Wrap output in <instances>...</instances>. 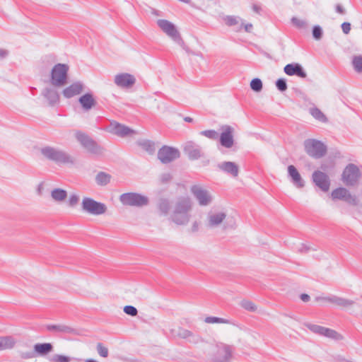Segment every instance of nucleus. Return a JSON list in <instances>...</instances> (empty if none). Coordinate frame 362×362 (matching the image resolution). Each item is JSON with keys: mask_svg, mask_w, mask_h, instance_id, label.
Segmentation results:
<instances>
[{"mask_svg": "<svg viewBox=\"0 0 362 362\" xmlns=\"http://www.w3.org/2000/svg\"><path fill=\"white\" fill-rule=\"evenodd\" d=\"M193 204L189 197L178 198L172 206L170 220L177 226H187L192 218Z\"/></svg>", "mask_w": 362, "mask_h": 362, "instance_id": "nucleus-1", "label": "nucleus"}, {"mask_svg": "<svg viewBox=\"0 0 362 362\" xmlns=\"http://www.w3.org/2000/svg\"><path fill=\"white\" fill-rule=\"evenodd\" d=\"M81 210L87 214L100 216L107 212V207L103 202H98L91 197H84L81 202Z\"/></svg>", "mask_w": 362, "mask_h": 362, "instance_id": "nucleus-2", "label": "nucleus"}, {"mask_svg": "<svg viewBox=\"0 0 362 362\" xmlns=\"http://www.w3.org/2000/svg\"><path fill=\"white\" fill-rule=\"evenodd\" d=\"M40 153L47 159L57 163H73L71 157L66 152L54 147L45 146L40 149Z\"/></svg>", "mask_w": 362, "mask_h": 362, "instance_id": "nucleus-3", "label": "nucleus"}, {"mask_svg": "<svg viewBox=\"0 0 362 362\" xmlns=\"http://www.w3.org/2000/svg\"><path fill=\"white\" fill-rule=\"evenodd\" d=\"M120 202L124 206L143 207L147 206L149 199L146 196L135 192L124 193L119 197Z\"/></svg>", "mask_w": 362, "mask_h": 362, "instance_id": "nucleus-4", "label": "nucleus"}, {"mask_svg": "<svg viewBox=\"0 0 362 362\" xmlns=\"http://www.w3.org/2000/svg\"><path fill=\"white\" fill-rule=\"evenodd\" d=\"M190 192L201 206H207L213 202L214 196L212 193L202 185H195L192 186Z\"/></svg>", "mask_w": 362, "mask_h": 362, "instance_id": "nucleus-5", "label": "nucleus"}, {"mask_svg": "<svg viewBox=\"0 0 362 362\" xmlns=\"http://www.w3.org/2000/svg\"><path fill=\"white\" fill-rule=\"evenodd\" d=\"M69 66L64 64H57L51 71V83L54 86L62 87L67 82Z\"/></svg>", "mask_w": 362, "mask_h": 362, "instance_id": "nucleus-6", "label": "nucleus"}, {"mask_svg": "<svg viewBox=\"0 0 362 362\" xmlns=\"http://www.w3.org/2000/svg\"><path fill=\"white\" fill-rule=\"evenodd\" d=\"M227 217V214L223 210H214L208 212L204 225L208 229H215L221 227Z\"/></svg>", "mask_w": 362, "mask_h": 362, "instance_id": "nucleus-7", "label": "nucleus"}, {"mask_svg": "<svg viewBox=\"0 0 362 362\" xmlns=\"http://www.w3.org/2000/svg\"><path fill=\"white\" fill-rule=\"evenodd\" d=\"M76 139L86 151L93 154H101L103 148L87 134L81 132L75 134Z\"/></svg>", "mask_w": 362, "mask_h": 362, "instance_id": "nucleus-8", "label": "nucleus"}, {"mask_svg": "<svg viewBox=\"0 0 362 362\" xmlns=\"http://www.w3.org/2000/svg\"><path fill=\"white\" fill-rule=\"evenodd\" d=\"M304 146L306 153L315 158L322 157L327 151V148L324 144L315 139L305 140Z\"/></svg>", "mask_w": 362, "mask_h": 362, "instance_id": "nucleus-9", "label": "nucleus"}, {"mask_svg": "<svg viewBox=\"0 0 362 362\" xmlns=\"http://www.w3.org/2000/svg\"><path fill=\"white\" fill-rule=\"evenodd\" d=\"M157 25L173 41L178 44L183 42L179 31L173 23L165 19H159L157 21Z\"/></svg>", "mask_w": 362, "mask_h": 362, "instance_id": "nucleus-10", "label": "nucleus"}, {"mask_svg": "<svg viewBox=\"0 0 362 362\" xmlns=\"http://www.w3.org/2000/svg\"><path fill=\"white\" fill-rule=\"evenodd\" d=\"M305 325L315 334L324 336L336 341H339L343 339L342 335L334 329L311 323H306Z\"/></svg>", "mask_w": 362, "mask_h": 362, "instance_id": "nucleus-11", "label": "nucleus"}, {"mask_svg": "<svg viewBox=\"0 0 362 362\" xmlns=\"http://www.w3.org/2000/svg\"><path fill=\"white\" fill-rule=\"evenodd\" d=\"M360 177L359 169L354 164H349L343 171L342 180L347 186L357 184Z\"/></svg>", "mask_w": 362, "mask_h": 362, "instance_id": "nucleus-12", "label": "nucleus"}, {"mask_svg": "<svg viewBox=\"0 0 362 362\" xmlns=\"http://www.w3.org/2000/svg\"><path fill=\"white\" fill-rule=\"evenodd\" d=\"M217 351L214 356V362H229L232 358L234 347L224 343L216 345Z\"/></svg>", "mask_w": 362, "mask_h": 362, "instance_id": "nucleus-13", "label": "nucleus"}, {"mask_svg": "<svg viewBox=\"0 0 362 362\" xmlns=\"http://www.w3.org/2000/svg\"><path fill=\"white\" fill-rule=\"evenodd\" d=\"M222 132L219 136L220 144L226 148H230L233 146L234 141V128L229 125L221 127Z\"/></svg>", "mask_w": 362, "mask_h": 362, "instance_id": "nucleus-14", "label": "nucleus"}, {"mask_svg": "<svg viewBox=\"0 0 362 362\" xmlns=\"http://www.w3.org/2000/svg\"><path fill=\"white\" fill-rule=\"evenodd\" d=\"M180 151L175 148L163 146L158 152V158L163 163H168L178 158Z\"/></svg>", "mask_w": 362, "mask_h": 362, "instance_id": "nucleus-15", "label": "nucleus"}, {"mask_svg": "<svg viewBox=\"0 0 362 362\" xmlns=\"http://www.w3.org/2000/svg\"><path fill=\"white\" fill-rule=\"evenodd\" d=\"M332 199H340L346 202L348 204L356 206L358 204V200L356 196L352 195L348 189L344 187H339L332 191L331 194Z\"/></svg>", "mask_w": 362, "mask_h": 362, "instance_id": "nucleus-16", "label": "nucleus"}, {"mask_svg": "<svg viewBox=\"0 0 362 362\" xmlns=\"http://www.w3.org/2000/svg\"><path fill=\"white\" fill-rule=\"evenodd\" d=\"M312 179L315 185L322 191L327 192L329 190L330 181L326 173L320 170L315 171L313 173Z\"/></svg>", "mask_w": 362, "mask_h": 362, "instance_id": "nucleus-17", "label": "nucleus"}, {"mask_svg": "<svg viewBox=\"0 0 362 362\" xmlns=\"http://www.w3.org/2000/svg\"><path fill=\"white\" fill-rule=\"evenodd\" d=\"M115 83L121 88L132 87L136 82L134 76L127 73L117 74L115 76Z\"/></svg>", "mask_w": 362, "mask_h": 362, "instance_id": "nucleus-18", "label": "nucleus"}, {"mask_svg": "<svg viewBox=\"0 0 362 362\" xmlns=\"http://www.w3.org/2000/svg\"><path fill=\"white\" fill-rule=\"evenodd\" d=\"M84 90V84L81 81L73 83L62 91V94L66 98H71L81 94Z\"/></svg>", "mask_w": 362, "mask_h": 362, "instance_id": "nucleus-19", "label": "nucleus"}, {"mask_svg": "<svg viewBox=\"0 0 362 362\" xmlns=\"http://www.w3.org/2000/svg\"><path fill=\"white\" fill-rule=\"evenodd\" d=\"M78 103L85 112H88L97 104L96 100L92 93H86L81 95L78 98Z\"/></svg>", "mask_w": 362, "mask_h": 362, "instance_id": "nucleus-20", "label": "nucleus"}, {"mask_svg": "<svg viewBox=\"0 0 362 362\" xmlns=\"http://www.w3.org/2000/svg\"><path fill=\"white\" fill-rule=\"evenodd\" d=\"M284 71L285 74L288 76H297L303 78L307 76V74L302 66L298 63L288 64L286 65Z\"/></svg>", "mask_w": 362, "mask_h": 362, "instance_id": "nucleus-21", "label": "nucleus"}, {"mask_svg": "<svg viewBox=\"0 0 362 362\" xmlns=\"http://www.w3.org/2000/svg\"><path fill=\"white\" fill-rule=\"evenodd\" d=\"M217 166L220 170L233 177H238L239 174V166L234 162L224 161L218 163Z\"/></svg>", "mask_w": 362, "mask_h": 362, "instance_id": "nucleus-22", "label": "nucleus"}, {"mask_svg": "<svg viewBox=\"0 0 362 362\" xmlns=\"http://www.w3.org/2000/svg\"><path fill=\"white\" fill-rule=\"evenodd\" d=\"M43 97L47 100L49 105L54 106L59 101V95L57 90L53 88H46L42 93Z\"/></svg>", "mask_w": 362, "mask_h": 362, "instance_id": "nucleus-23", "label": "nucleus"}, {"mask_svg": "<svg viewBox=\"0 0 362 362\" xmlns=\"http://www.w3.org/2000/svg\"><path fill=\"white\" fill-rule=\"evenodd\" d=\"M110 128L112 134L119 136H125L134 133V130L117 122H111Z\"/></svg>", "mask_w": 362, "mask_h": 362, "instance_id": "nucleus-24", "label": "nucleus"}, {"mask_svg": "<svg viewBox=\"0 0 362 362\" xmlns=\"http://www.w3.org/2000/svg\"><path fill=\"white\" fill-rule=\"evenodd\" d=\"M288 173L291 178L293 184L298 188H302L305 185V182L302 179L300 173L295 166L291 165L288 167Z\"/></svg>", "mask_w": 362, "mask_h": 362, "instance_id": "nucleus-25", "label": "nucleus"}, {"mask_svg": "<svg viewBox=\"0 0 362 362\" xmlns=\"http://www.w3.org/2000/svg\"><path fill=\"white\" fill-rule=\"evenodd\" d=\"M47 329L57 334H75L76 332L75 329L64 324L49 325L47 326Z\"/></svg>", "mask_w": 362, "mask_h": 362, "instance_id": "nucleus-26", "label": "nucleus"}, {"mask_svg": "<svg viewBox=\"0 0 362 362\" xmlns=\"http://www.w3.org/2000/svg\"><path fill=\"white\" fill-rule=\"evenodd\" d=\"M184 151L190 159L195 160L201 157V149L193 142H187L185 145Z\"/></svg>", "mask_w": 362, "mask_h": 362, "instance_id": "nucleus-27", "label": "nucleus"}, {"mask_svg": "<svg viewBox=\"0 0 362 362\" xmlns=\"http://www.w3.org/2000/svg\"><path fill=\"white\" fill-rule=\"evenodd\" d=\"M50 195L53 201L62 203L66 199L68 193L62 188H54L51 191Z\"/></svg>", "mask_w": 362, "mask_h": 362, "instance_id": "nucleus-28", "label": "nucleus"}, {"mask_svg": "<svg viewBox=\"0 0 362 362\" xmlns=\"http://www.w3.org/2000/svg\"><path fill=\"white\" fill-rule=\"evenodd\" d=\"M15 344L16 341L12 337H0V351L12 349Z\"/></svg>", "mask_w": 362, "mask_h": 362, "instance_id": "nucleus-29", "label": "nucleus"}, {"mask_svg": "<svg viewBox=\"0 0 362 362\" xmlns=\"http://www.w3.org/2000/svg\"><path fill=\"white\" fill-rule=\"evenodd\" d=\"M52 345L49 343L36 344L34 346V351L39 355L44 356L52 351Z\"/></svg>", "mask_w": 362, "mask_h": 362, "instance_id": "nucleus-30", "label": "nucleus"}, {"mask_svg": "<svg viewBox=\"0 0 362 362\" xmlns=\"http://www.w3.org/2000/svg\"><path fill=\"white\" fill-rule=\"evenodd\" d=\"M112 176L105 172H100L95 176V182L99 186H105L111 181Z\"/></svg>", "mask_w": 362, "mask_h": 362, "instance_id": "nucleus-31", "label": "nucleus"}, {"mask_svg": "<svg viewBox=\"0 0 362 362\" xmlns=\"http://www.w3.org/2000/svg\"><path fill=\"white\" fill-rule=\"evenodd\" d=\"M158 209L162 215H168L171 209L170 201L166 199H160L158 202Z\"/></svg>", "mask_w": 362, "mask_h": 362, "instance_id": "nucleus-32", "label": "nucleus"}, {"mask_svg": "<svg viewBox=\"0 0 362 362\" xmlns=\"http://www.w3.org/2000/svg\"><path fill=\"white\" fill-rule=\"evenodd\" d=\"M138 145L149 154H153L156 150L154 143L150 140L139 141Z\"/></svg>", "mask_w": 362, "mask_h": 362, "instance_id": "nucleus-33", "label": "nucleus"}, {"mask_svg": "<svg viewBox=\"0 0 362 362\" xmlns=\"http://www.w3.org/2000/svg\"><path fill=\"white\" fill-rule=\"evenodd\" d=\"M354 302L351 300L338 297L337 296H334L332 304L337 305L341 308H347L353 305Z\"/></svg>", "mask_w": 362, "mask_h": 362, "instance_id": "nucleus-34", "label": "nucleus"}, {"mask_svg": "<svg viewBox=\"0 0 362 362\" xmlns=\"http://www.w3.org/2000/svg\"><path fill=\"white\" fill-rule=\"evenodd\" d=\"M310 113L315 119L323 123L327 122V117L320 109L312 107L310 109Z\"/></svg>", "mask_w": 362, "mask_h": 362, "instance_id": "nucleus-35", "label": "nucleus"}, {"mask_svg": "<svg viewBox=\"0 0 362 362\" xmlns=\"http://www.w3.org/2000/svg\"><path fill=\"white\" fill-rule=\"evenodd\" d=\"M204 322L208 324H230L231 322L228 319L218 317H206Z\"/></svg>", "mask_w": 362, "mask_h": 362, "instance_id": "nucleus-36", "label": "nucleus"}, {"mask_svg": "<svg viewBox=\"0 0 362 362\" xmlns=\"http://www.w3.org/2000/svg\"><path fill=\"white\" fill-rule=\"evenodd\" d=\"M177 335L180 338L189 339L191 341H194V335L188 329L179 328L177 329Z\"/></svg>", "mask_w": 362, "mask_h": 362, "instance_id": "nucleus-37", "label": "nucleus"}, {"mask_svg": "<svg viewBox=\"0 0 362 362\" xmlns=\"http://www.w3.org/2000/svg\"><path fill=\"white\" fill-rule=\"evenodd\" d=\"M80 200L79 195L76 193H72L69 196L67 201V206L69 208H75Z\"/></svg>", "mask_w": 362, "mask_h": 362, "instance_id": "nucleus-38", "label": "nucleus"}, {"mask_svg": "<svg viewBox=\"0 0 362 362\" xmlns=\"http://www.w3.org/2000/svg\"><path fill=\"white\" fill-rule=\"evenodd\" d=\"M250 88L255 92H259L262 89V82L259 78H254L250 82Z\"/></svg>", "mask_w": 362, "mask_h": 362, "instance_id": "nucleus-39", "label": "nucleus"}, {"mask_svg": "<svg viewBox=\"0 0 362 362\" xmlns=\"http://www.w3.org/2000/svg\"><path fill=\"white\" fill-rule=\"evenodd\" d=\"M240 305L246 310L255 312L257 310V306L252 301L244 300L240 303Z\"/></svg>", "mask_w": 362, "mask_h": 362, "instance_id": "nucleus-40", "label": "nucleus"}, {"mask_svg": "<svg viewBox=\"0 0 362 362\" xmlns=\"http://www.w3.org/2000/svg\"><path fill=\"white\" fill-rule=\"evenodd\" d=\"M240 20V18L239 17L234 16H226L223 18L224 22L228 26L237 25L239 23Z\"/></svg>", "mask_w": 362, "mask_h": 362, "instance_id": "nucleus-41", "label": "nucleus"}, {"mask_svg": "<svg viewBox=\"0 0 362 362\" xmlns=\"http://www.w3.org/2000/svg\"><path fill=\"white\" fill-rule=\"evenodd\" d=\"M200 134L212 140H216L218 138V132L213 129L202 131Z\"/></svg>", "mask_w": 362, "mask_h": 362, "instance_id": "nucleus-42", "label": "nucleus"}, {"mask_svg": "<svg viewBox=\"0 0 362 362\" xmlns=\"http://www.w3.org/2000/svg\"><path fill=\"white\" fill-rule=\"evenodd\" d=\"M353 65L357 72H362V56L355 57L353 59Z\"/></svg>", "mask_w": 362, "mask_h": 362, "instance_id": "nucleus-43", "label": "nucleus"}, {"mask_svg": "<svg viewBox=\"0 0 362 362\" xmlns=\"http://www.w3.org/2000/svg\"><path fill=\"white\" fill-rule=\"evenodd\" d=\"M97 351L100 356L104 358L107 357L108 349L106 347H105L101 343H98L97 344Z\"/></svg>", "mask_w": 362, "mask_h": 362, "instance_id": "nucleus-44", "label": "nucleus"}, {"mask_svg": "<svg viewBox=\"0 0 362 362\" xmlns=\"http://www.w3.org/2000/svg\"><path fill=\"white\" fill-rule=\"evenodd\" d=\"M276 88L281 92L285 91L287 89L286 81L284 78H279L276 82Z\"/></svg>", "mask_w": 362, "mask_h": 362, "instance_id": "nucleus-45", "label": "nucleus"}, {"mask_svg": "<svg viewBox=\"0 0 362 362\" xmlns=\"http://www.w3.org/2000/svg\"><path fill=\"white\" fill-rule=\"evenodd\" d=\"M124 312L131 316H136L138 313L137 309L132 305H126L124 308Z\"/></svg>", "mask_w": 362, "mask_h": 362, "instance_id": "nucleus-46", "label": "nucleus"}, {"mask_svg": "<svg viewBox=\"0 0 362 362\" xmlns=\"http://www.w3.org/2000/svg\"><path fill=\"white\" fill-rule=\"evenodd\" d=\"M334 296V295H331L329 296H317L315 298V300L317 302L329 303L332 304Z\"/></svg>", "mask_w": 362, "mask_h": 362, "instance_id": "nucleus-47", "label": "nucleus"}, {"mask_svg": "<svg viewBox=\"0 0 362 362\" xmlns=\"http://www.w3.org/2000/svg\"><path fill=\"white\" fill-rule=\"evenodd\" d=\"M313 35L316 40H320L322 37V30L319 25L314 26L313 29Z\"/></svg>", "mask_w": 362, "mask_h": 362, "instance_id": "nucleus-48", "label": "nucleus"}, {"mask_svg": "<svg viewBox=\"0 0 362 362\" xmlns=\"http://www.w3.org/2000/svg\"><path fill=\"white\" fill-rule=\"evenodd\" d=\"M52 362H69L70 358L63 355H54L52 359Z\"/></svg>", "mask_w": 362, "mask_h": 362, "instance_id": "nucleus-49", "label": "nucleus"}, {"mask_svg": "<svg viewBox=\"0 0 362 362\" xmlns=\"http://www.w3.org/2000/svg\"><path fill=\"white\" fill-rule=\"evenodd\" d=\"M201 222L199 221L195 220L192 223L190 228H189V231L192 233H194L199 231L200 228Z\"/></svg>", "mask_w": 362, "mask_h": 362, "instance_id": "nucleus-50", "label": "nucleus"}, {"mask_svg": "<svg viewBox=\"0 0 362 362\" xmlns=\"http://www.w3.org/2000/svg\"><path fill=\"white\" fill-rule=\"evenodd\" d=\"M292 22L296 26H297L298 28H305L306 26L305 21L298 19L297 18H293Z\"/></svg>", "mask_w": 362, "mask_h": 362, "instance_id": "nucleus-51", "label": "nucleus"}, {"mask_svg": "<svg viewBox=\"0 0 362 362\" xmlns=\"http://www.w3.org/2000/svg\"><path fill=\"white\" fill-rule=\"evenodd\" d=\"M171 178L172 177L170 173H163L160 176V180L162 183H167Z\"/></svg>", "mask_w": 362, "mask_h": 362, "instance_id": "nucleus-52", "label": "nucleus"}, {"mask_svg": "<svg viewBox=\"0 0 362 362\" xmlns=\"http://www.w3.org/2000/svg\"><path fill=\"white\" fill-rule=\"evenodd\" d=\"M341 29L345 34H349L351 30V24L347 22H344L341 24Z\"/></svg>", "mask_w": 362, "mask_h": 362, "instance_id": "nucleus-53", "label": "nucleus"}, {"mask_svg": "<svg viewBox=\"0 0 362 362\" xmlns=\"http://www.w3.org/2000/svg\"><path fill=\"white\" fill-rule=\"evenodd\" d=\"M8 55V50H6L5 49L0 48V60L5 59Z\"/></svg>", "mask_w": 362, "mask_h": 362, "instance_id": "nucleus-54", "label": "nucleus"}, {"mask_svg": "<svg viewBox=\"0 0 362 362\" xmlns=\"http://www.w3.org/2000/svg\"><path fill=\"white\" fill-rule=\"evenodd\" d=\"M336 11L340 14L345 13V9L341 4H337L335 6Z\"/></svg>", "mask_w": 362, "mask_h": 362, "instance_id": "nucleus-55", "label": "nucleus"}, {"mask_svg": "<svg viewBox=\"0 0 362 362\" xmlns=\"http://www.w3.org/2000/svg\"><path fill=\"white\" fill-rule=\"evenodd\" d=\"M300 300L303 302H308L310 300V296L306 293H303L300 296Z\"/></svg>", "mask_w": 362, "mask_h": 362, "instance_id": "nucleus-56", "label": "nucleus"}, {"mask_svg": "<svg viewBox=\"0 0 362 362\" xmlns=\"http://www.w3.org/2000/svg\"><path fill=\"white\" fill-rule=\"evenodd\" d=\"M252 24L251 23L244 25V28L246 32H250L251 30L252 29Z\"/></svg>", "mask_w": 362, "mask_h": 362, "instance_id": "nucleus-57", "label": "nucleus"}, {"mask_svg": "<svg viewBox=\"0 0 362 362\" xmlns=\"http://www.w3.org/2000/svg\"><path fill=\"white\" fill-rule=\"evenodd\" d=\"M252 10H253L255 12H256V13H259L260 12V11H261V8H260L259 6H257V5L255 4V5H253V6H252Z\"/></svg>", "mask_w": 362, "mask_h": 362, "instance_id": "nucleus-58", "label": "nucleus"}, {"mask_svg": "<svg viewBox=\"0 0 362 362\" xmlns=\"http://www.w3.org/2000/svg\"><path fill=\"white\" fill-rule=\"evenodd\" d=\"M184 120L187 122H192L193 121V119L189 117H186L184 118Z\"/></svg>", "mask_w": 362, "mask_h": 362, "instance_id": "nucleus-59", "label": "nucleus"}, {"mask_svg": "<svg viewBox=\"0 0 362 362\" xmlns=\"http://www.w3.org/2000/svg\"><path fill=\"white\" fill-rule=\"evenodd\" d=\"M85 362H98V361L93 360V359H86L85 361Z\"/></svg>", "mask_w": 362, "mask_h": 362, "instance_id": "nucleus-60", "label": "nucleus"}, {"mask_svg": "<svg viewBox=\"0 0 362 362\" xmlns=\"http://www.w3.org/2000/svg\"><path fill=\"white\" fill-rule=\"evenodd\" d=\"M40 187H41V186H40V187H39V188H38L39 193H40V190H41Z\"/></svg>", "mask_w": 362, "mask_h": 362, "instance_id": "nucleus-61", "label": "nucleus"}]
</instances>
